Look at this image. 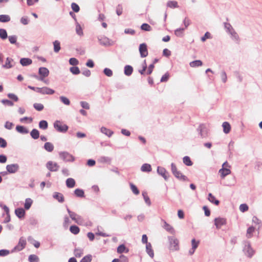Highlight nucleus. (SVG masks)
I'll return each mask as SVG.
<instances>
[{
  "label": "nucleus",
  "instance_id": "obj_9",
  "mask_svg": "<svg viewBox=\"0 0 262 262\" xmlns=\"http://www.w3.org/2000/svg\"><path fill=\"white\" fill-rule=\"evenodd\" d=\"M139 50L141 57H145L148 55L147 46L145 43L140 45Z\"/></svg>",
  "mask_w": 262,
  "mask_h": 262
},
{
  "label": "nucleus",
  "instance_id": "obj_42",
  "mask_svg": "<svg viewBox=\"0 0 262 262\" xmlns=\"http://www.w3.org/2000/svg\"><path fill=\"white\" fill-rule=\"evenodd\" d=\"M167 6L171 8H176L179 7L177 2L169 1L167 3Z\"/></svg>",
  "mask_w": 262,
  "mask_h": 262
},
{
  "label": "nucleus",
  "instance_id": "obj_63",
  "mask_svg": "<svg viewBox=\"0 0 262 262\" xmlns=\"http://www.w3.org/2000/svg\"><path fill=\"white\" fill-rule=\"evenodd\" d=\"M20 23L24 25H27L29 23V19L28 17L26 16H23L20 18Z\"/></svg>",
  "mask_w": 262,
  "mask_h": 262
},
{
  "label": "nucleus",
  "instance_id": "obj_53",
  "mask_svg": "<svg viewBox=\"0 0 262 262\" xmlns=\"http://www.w3.org/2000/svg\"><path fill=\"white\" fill-rule=\"evenodd\" d=\"M9 40L11 44H18L17 43V36L15 35L9 36L8 37Z\"/></svg>",
  "mask_w": 262,
  "mask_h": 262
},
{
  "label": "nucleus",
  "instance_id": "obj_33",
  "mask_svg": "<svg viewBox=\"0 0 262 262\" xmlns=\"http://www.w3.org/2000/svg\"><path fill=\"white\" fill-rule=\"evenodd\" d=\"M101 132L103 134L107 136L108 137H111L114 133L113 131L104 127H102L101 128Z\"/></svg>",
  "mask_w": 262,
  "mask_h": 262
},
{
  "label": "nucleus",
  "instance_id": "obj_40",
  "mask_svg": "<svg viewBox=\"0 0 262 262\" xmlns=\"http://www.w3.org/2000/svg\"><path fill=\"white\" fill-rule=\"evenodd\" d=\"M54 51L55 53H58L60 50V43L58 40H55L53 42Z\"/></svg>",
  "mask_w": 262,
  "mask_h": 262
},
{
  "label": "nucleus",
  "instance_id": "obj_59",
  "mask_svg": "<svg viewBox=\"0 0 262 262\" xmlns=\"http://www.w3.org/2000/svg\"><path fill=\"white\" fill-rule=\"evenodd\" d=\"M69 63L72 66H76L78 64L79 61L76 58L72 57L69 59Z\"/></svg>",
  "mask_w": 262,
  "mask_h": 262
},
{
  "label": "nucleus",
  "instance_id": "obj_56",
  "mask_svg": "<svg viewBox=\"0 0 262 262\" xmlns=\"http://www.w3.org/2000/svg\"><path fill=\"white\" fill-rule=\"evenodd\" d=\"M71 8L73 12L77 13L80 10L79 6L75 3H72L71 4Z\"/></svg>",
  "mask_w": 262,
  "mask_h": 262
},
{
  "label": "nucleus",
  "instance_id": "obj_47",
  "mask_svg": "<svg viewBox=\"0 0 262 262\" xmlns=\"http://www.w3.org/2000/svg\"><path fill=\"white\" fill-rule=\"evenodd\" d=\"M8 37V34L6 30L5 29H0V38L5 40Z\"/></svg>",
  "mask_w": 262,
  "mask_h": 262
},
{
  "label": "nucleus",
  "instance_id": "obj_2",
  "mask_svg": "<svg viewBox=\"0 0 262 262\" xmlns=\"http://www.w3.org/2000/svg\"><path fill=\"white\" fill-rule=\"evenodd\" d=\"M169 242V249L172 251H178L179 250V240L174 236L168 237Z\"/></svg>",
  "mask_w": 262,
  "mask_h": 262
},
{
  "label": "nucleus",
  "instance_id": "obj_39",
  "mask_svg": "<svg viewBox=\"0 0 262 262\" xmlns=\"http://www.w3.org/2000/svg\"><path fill=\"white\" fill-rule=\"evenodd\" d=\"M184 30L185 29L183 28H178L174 31V34L177 37H182L183 36Z\"/></svg>",
  "mask_w": 262,
  "mask_h": 262
},
{
  "label": "nucleus",
  "instance_id": "obj_44",
  "mask_svg": "<svg viewBox=\"0 0 262 262\" xmlns=\"http://www.w3.org/2000/svg\"><path fill=\"white\" fill-rule=\"evenodd\" d=\"M141 29L142 30L145 31H150L152 30V28L151 26L146 23H143L140 27Z\"/></svg>",
  "mask_w": 262,
  "mask_h": 262
},
{
  "label": "nucleus",
  "instance_id": "obj_4",
  "mask_svg": "<svg viewBox=\"0 0 262 262\" xmlns=\"http://www.w3.org/2000/svg\"><path fill=\"white\" fill-rule=\"evenodd\" d=\"M54 128L59 132L65 133L68 129V126L66 124H62L60 121L56 120L54 123Z\"/></svg>",
  "mask_w": 262,
  "mask_h": 262
},
{
  "label": "nucleus",
  "instance_id": "obj_7",
  "mask_svg": "<svg viewBox=\"0 0 262 262\" xmlns=\"http://www.w3.org/2000/svg\"><path fill=\"white\" fill-rule=\"evenodd\" d=\"M197 130L201 138H204L208 136V129L204 124H200L197 128Z\"/></svg>",
  "mask_w": 262,
  "mask_h": 262
},
{
  "label": "nucleus",
  "instance_id": "obj_52",
  "mask_svg": "<svg viewBox=\"0 0 262 262\" xmlns=\"http://www.w3.org/2000/svg\"><path fill=\"white\" fill-rule=\"evenodd\" d=\"M60 100L65 105H69L70 104V100L65 96H60L59 97Z\"/></svg>",
  "mask_w": 262,
  "mask_h": 262
},
{
  "label": "nucleus",
  "instance_id": "obj_15",
  "mask_svg": "<svg viewBox=\"0 0 262 262\" xmlns=\"http://www.w3.org/2000/svg\"><path fill=\"white\" fill-rule=\"evenodd\" d=\"M14 62L13 59L10 57H7L5 63L2 65V68L9 69L14 67L12 63Z\"/></svg>",
  "mask_w": 262,
  "mask_h": 262
},
{
  "label": "nucleus",
  "instance_id": "obj_48",
  "mask_svg": "<svg viewBox=\"0 0 262 262\" xmlns=\"http://www.w3.org/2000/svg\"><path fill=\"white\" fill-rule=\"evenodd\" d=\"M142 195L143 196L144 200L146 203V204L148 206H150L151 205V202L149 198L147 195V193L146 191H144L142 192Z\"/></svg>",
  "mask_w": 262,
  "mask_h": 262
},
{
  "label": "nucleus",
  "instance_id": "obj_20",
  "mask_svg": "<svg viewBox=\"0 0 262 262\" xmlns=\"http://www.w3.org/2000/svg\"><path fill=\"white\" fill-rule=\"evenodd\" d=\"M54 199L57 200L60 203H63L64 201V196L61 193L55 192L53 195Z\"/></svg>",
  "mask_w": 262,
  "mask_h": 262
},
{
  "label": "nucleus",
  "instance_id": "obj_5",
  "mask_svg": "<svg viewBox=\"0 0 262 262\" xmlns=\"http://www.w3.org/2000/svg\"><path fill=\"white\" fill-rule=\"evenodd\" d=\"M38 74L39 75L38 80L43 81V79L48 76L49 74V71L47 68L40 67L38 70Z\"/></svg>",
  "mask_w": 262,
  "mask_h": 262
},
{
  "label": "nucleus",
  "instance_id": "obj_23",
  "mask_svg": "<svg viewBox=\"0 0 262 262\" xmlns=\"http://www.w3.org/2000/svg\"><path fill=\"white\" fill-rule=\"evenodd\" d=\"M16 130L18 133L23 134H26L29 133L28 129L22 125H17L16 127Z\"/></svg>",
  "mask_w": 262,
  "mask_h": 262
},
{
  "label": "nucleus",
  "instance_id": "obj_36",
  "mask_svg": "<svg viewBox=\"0 0 262 262\" xmlns=\"http://www.w3.org/2000/svg\"><path fill=\"white\" fill-rule=\"evenodd\" d=\"M32 203H33V201L31 199H30V198L26 199L25 200V204H24L25 209L26 210H29L30 208Z\"/></svg>",
  "mask_w": 262,
  "mask_h": 262
},
{
  "label": "nucleus",
  "instance_id": "obj_25",
  "mask_svg": "<svg viewBox=\"0 0 262 262\" xmlns=\"http://www.w3.org/2000/svg\"><path fill=\"white\" fill-rule=\"evenodd\" d=\"M151 170V165L147 163L143 164L141 167V170L143 172H150Z\"/></svg>",
  "mask_w": 262,
  "mask_h": 262
},
{
  "label": "nucleus",
  "instance_id": "obj_1",
  "mask_svg": "<svg viewBox=\"0 0 262 262\" xmlns=\"http://www.w3.org/2000/svg\"><path fill=\"white\" fill-rule=\"evenodd\" d=\"M244 247L243 248V252L245 255L249 258H251L255 253V251L251 247L249 241H245L244 242Z\"/></svg>",
  "mask_w": 262,
  "mask_h": 262
},
{
  "label": "nucleus",
  "instance_id": "obj_8",
  "mask_svg": "<svg viewBox=\"0 0 262 262\" xmlns=\"http://www.w3.org/2000/svg\"><path fill=\"white\" fill-rule=\"evenodd\" d=\"M19 166L18 164H11L6 166V170L10 173H14L18 171Z\"/></svg>",
  "mask_w": 262,
  "mask_h": 262
},
{
  "label": "nucleus",
  "instance_id": "obj_54",
  "mask_svg": "<svg viewBox=\"0 0 262 262\" xmlns=\"http://www.w3.org/2000/svg\"><path fill=\"white\" fill-rule=\"evenodd\" d=\"M255 228L253 226L249 227L247 230V236L248 238L252 236L253 232L254 231Z\"/></svg>",
  "mask_w": 262,
  "mask_h": 262
},
{
  "label": "nucleus",
  "instance_id": "obj_58",
  "mask_svg": "<svg viewBox=\"0 0 262 262\" xmlns=\"http://www.w3.org/2000/svg\"><path fill=\"white\" fill-rule=\"evenodd\" d=\"M103 73L108 77H111L113 75V71L107 68H105L103 70Z\"/></svg>",
  "mask_w": 262,
  "mask_h": 262
},
{
  "label": "nucleus",
  "instance_id": "obj_10",
  "mask_svg": "<svg viewBox=\"0 0 262 262\" xmlns=\"http://www.w3.org/2000/svg\"><path fill=\"white\" fill-rule=\"evenodd\" d=\"M46 167L50 171H57L59 168V166L57 163H53L52 161H49L46 164Z\"/></svg>",
  "mask_w": 262,
  "mask_h": 262
},
{
  "label": "nucleus",
  "instance_id": "obj_31",
  "mask_svg": "<svg viewBox=\"0 0 262 262\" xmlns=\"http://www.w3.org/2000/svg\"><path fill=\"white\" fill-rule=\"evenodd\" d=\"M129 250L126 248L124 244L119 245L117 248V252L118 253H122L123 252L127 253Z\"/></svg>",
  "mask_w": 262,
  "mask_h": 262
},
{
  "label": "nucleus",
  "instance_id": "obj_11",
  "mask_svg": "<svg viewBox=\"0 0 262 262\" xmlns=\"http://www.w3.org/2000/svg\"><path fill=\"white\" fill-rule=\"evenodd\" d=\"M157 172L159 175L161 176L165 180H168L169 178V173L165 168L158 166L157 168Z\"/></svg>",
  "mask_w": 262,
  "mask_h": 262
},
{
  "label": "nucleus",
  "instance_id": "obj_45",
  "mask_svg": "<svg viewBox=\"0 0 262 262\" xmlns=\"http://www.w3.org/2000/svg\"><path fill=\"white\" fill-rule=\"evenodd\" d=\"M28 260L29 262H39V259L36 255L31 254L29 255Z\"/></svg>",
  "mask_w": 262,
  "mask_h": 262
},
{
  "label": "nucleus",
  "instance_id": "obj_61",
  "mask_svg": "<svg viewBox=\"0 0 262 262\" xmlns=\"http://www.w3.org/2000/svg\"><path fill=\"white\" fill-rule=\"evenodd\" d=\"M7 96L11 99L13 100L15 102H17L18 100V97L13 93H9Z\"/></svg>",
  "mask_w": 262,
  "mask_h": 262
},
{
  "label": "nucleus",
  "instance_id": "obj_19",
  "mask_svg": "<svg viewBox=\"0 0 262 262\" xmlns=\"http://www.w3.org/2000/svg\"><path fill=\"white\" fill-rule=\"evenodd\" d=\"M146 252L151 258L154 257V252L152 249V246L150 243H147L146 245Z\"/></svg>",
  "mask_w": 262,
  "mask_h": 262
},
{
  "label": "nucleus",
  "instance_id": "obj_14",
  "mask_svg": "<svg viewBox=\"0 0 262 262\" xmlns=\"http://www.w3.org/2000/svg\"><path fill=\"white\" fill-rule=\"evenodd\" d=\"M226 224V220L225 218L217 217L214 219V225L217 229H220L224 225Z\"/></svg>",
  "mask_w": 262,
  "mask_h": 262
},
{
  "label": "nucleus",
  "instance_id": "obj_51",
  "mask_svg": "<svg viewBox=\"0 0 262 262\" xmlns=\"http://www.w3.org/2000/svg\"><path fill=\"white\" fill-rule=\"evenodd\" d=\"M230 35H231L232 38L234 40L237 41H239V36L237 32L235 31V30L234 31H232V32L230 34Z\"/></svg>",
  "mask_w": 262,
  "mask_h": 262
},
{
  "label": "nucleus",
  "instance_id": "obj_62",
  "mask_svg": "<svg viewBox=\"0 0 262 262\" xmlns=\"http://www.w3.org/2000/svg\"><path fill=\"white\" fill-rule=\"evenodd\" d=\"M7 146V142L5 139L0 137V147L1 148H5Z\"/></svg>",
  "mask_w": 262,
  "mask_h": 262
},
{
  "label": "nucleus",
  "instance_id": "obj_64",
  "mask_svg": "<svg viewBox=\"0 0 262 262\" xmlns=\"http://www.w3.org/2000/svg\"><path fill=\"white\" fill-rule=\"evenodd\" d=\"M210 38H211L210 33L209 32H206L204 35L201 37V40L204 42L207 39Z\"/></svg>",
  "mask_w": 262,
  "mask_h": 262
},
{
  "label": "nucleus",
  "instance_id": "obj_16",
  "mask_svg": "<svg viewBox=\"0 0 262 262\" xmlns=\"http://www.w3.org/2000/svg\"><path fill=\"white\" fill-rule=\"evenodd\" d=\"M174 176L178 179V180L182 181H189L188 178L183 175L180 171L178 170L176 172H174L173 174Z\"/></svg>",
  "mask_w": 262,
  "mask_h": 262
},
{
  "label": "nucleus",
  "instance_id": "obj_26",
  "mask_svg": "<svg viewBox=\"0 0 262 262\" xmlns=\"http://www.w3.org/2000/svg\"><path fill=\"white\" fill-rule=\"evenodd\" d=\"M44 149L48 152H52L54 150V145L51 142H46L43 146Z\"/></svg>",
  "mask_w": 262,
  "mask_h": 262
},
{
  "label": "nucleus",
  "instance_id": "obj_12",
  "mask_svg": "<svg viewBox=\"0 0 262 262\" xmlns=\"http://www.w3.org/2000/svg\"><path fill=\"white\" fill-rule=\"evenodd\" d=\"M38 93L42 95H53L55 93V91L48 87H42L40 89H37Z\"/></svg>",
  "mask_w": 262,
  "mask_h": 262
},
{
  "label": "nucleus",
  "instance_id": "obj_29",
  "mask_svg": "<svg viewBox=\"0 0 262 262\" xmlns=\"http://www.w3.org/2000/svg\"><path fill=\"white\" fill-rule=\"evenodd\" d=\"M66 185L67 187L71 188L75 186V181L73 178H68L66 180Z\"/></svg>",
  "mask_w": 262,
  "mask_h": 262
},
{
  "label": "nucleus",
  "instance_id": "obj_24",
  "mask_svg": "<svg viewBox=\"0 0 262 262\" xmlns=\"http://www.w3.org/2000/svg\"><path fill=\"white\" fill-rule=\"evenodd\" d=\"M208 199L211 203L215 204V205H219L220 204V201L216 199L215 196L211 193H209L208 194Z\"/></svg>",
  "mask_w": 262,
  "mask_h": 262
},
{
  "label": "nucleus",
  "instance_id": "obj_18",
  "mask_svg": "<svg viewBox=\"0 0 262 262\" xmlns=\"http://www.w3.org/2000/svg\"><path fill=\"white\" fill-rule=\"evenodd\" d=\"M231 172L230 169L226 167H222L219 170V173H221L222 178H225L227 175L230 174Z\"/></svg>",
  "mask_w": 262,
  "mask_h": 262
},
{
  "label": "nucleus",
  "instance_id": "obj_21",
  "mask_svg": "<svg viewBox=\"0 0 262 262\" xmlns=\"http://www.w3.org/2000/svg\"><path fill=\"white\" fill-rule=\"evenodd\" d=\"M19 62L23 66L25 67L31 64L32 63V60L29 58H22L20 59Z\"/></svg>",
  "mask_w": 262,
  "mask_h": 262
},
{
  "label": "nucleus",
  "instance_id": "obj_6",
  "mask_svg": "<svg viewBox=\"0 0 262 262\" xmlns=\"http://www.w3.org/2000/svg\"><path fill=\"white\" fill-rule=\"evenodd\" d=\"M100 44L102 46L107 47L111 46L114 45V41L110 40L106 37H98Z\"/></svg>",
  "mask_w": 262,
  "mask_h": 262
},
{
  "label": "nucleus",
  "instance_id": "obj_13",
  "mask_svg": "<svg viewBox=\"0 0 262 262\" xmlns=\"http://www.w3.org/2000/svg\"><path fill=\"white\" fill-rule=\"evenodd\" d=\"M26 245V241L25 237H21L19 238L18 244L15 246L14 250H17L18 251L22 250L25 248Z\"/></svg>",
  "mask_w": 262,
  "mask_h": 262
},
{
  "label": "nucleus",
  "instance_id": "obj_43",
  "mask_svg": "<svg viewBox=\"0 0 262 262\" xmlns=\"http://www.w3.org/2000/svg\"><path fill=\"white\" fill-rule=\"evenodd\" d=\"M10 20V17L8 15H0V22L7 23Z\"/></svg>",
  "mask_w": 262,
  "mask_h": 262
},
{
  "label": "nucleus",
  "instance_id": "obj_37",
  "mask_svg": "<svg viewBox=\"0 0 262 262\" xmlns=\"http://www.w3.org/2000/svg\"><path fill=\"white\" fill-rule=\"evenodd\" d=\"M76 33L80 36H81L83 35L82 27L78 22H76Z\"/></svg>",
  "mask_w": 262,
  "mask_h": 262
},
{
  "label": "nucleus",
  "instance_id": "obj_30",
  "mask_svg": "<svg viewBox=\"0 0 262 262\" xmlns=\"http://www.w3.org/2000/svg\"><path fill=\"white\" fill-rule=\"evenodd\" d=\"M224 28L226 29V32L229 34L232 32V31L234 30L230 23H224Z\"/></svg>",
  "mask_w": 262,
  "mask_h": 262
},
{
  "label": "nucleus",
  "instance_id": "obj_17",
  "mask_svg": "<svg viewBox=\"0 0 262 262\" xmlns=\"http://www.w3.org/2000/svg\"><path fill=\"white\" fill-rule=\"evenodd\" d=\"M15 213L19 219H22L25 216L26 212L23 208H17L15 210Z\"/></svg>",
  "mask_w": 262,
  "mask_h": 262
},
{
  "label": "nucleus",
  "instance_id": "obj_41",
  "mask_svg": "<svg viewBox=\"0 0 262 262\" xmlns=\"http://www.w3.org/2000/svg\"><path fill=\"white\" fill-rule=\"evenodd\" d=\"M183 163L187 166H191L193 164L190 158L188 156H185L183 159Z\"/></svg>",
  "mask_w": 262,
  "mask_h": 262
},
{
  "label": "nucleus",
  "instance_id": "obj_60",
  "mask_svg": "<svg viewBox=\"0 0 262 262\" xmlns=\"http://www.w3.org/2000/svg\"><path fill=\"white\" fill-rule=\"evenodd\" d=\"M248 209V206L246 204H242L239 206V210L242 212L247 211Z\"/></svg>",
  "mask_w": 262,
  "mask_h": 262
},
{
  "label": "nucleus",
  "instance_id": "obj_27",
  "mask_svg": "<svg viewBox=\"0 0 262 262\" xmlns=\"http://www.w3.org/2000/svg\"><path fill=\"white\" fill-rule=\"evenodd\" d=\"M164 228L167 231L169 232V233L171 234H174L175 230L173 228L165 221H164Z\"/></svg>",
  "mask_w": 262,
  "mask_h": 262
},
{
  "label": "nucleus",
  "instance_id": "obj_34",
  "mask_svg": "<svg viewBox=\"0 0 262 262\" xmlns=\"http://www.w3.org/2000/svg\"><path fill=\"white\" fill-rule=\"evenodd\" d=\"M203 62L200 60H196L190 62L189 65L192 68H195L202 66Z\"/></svg>",
  "mask_w": 262,
  "mask_h": 262
},
{
  "label": "nucleus",
  "instance_id": "obj_3",
  "mask_svg": "<svg viewBox=\"0 0 262 262\" xmlns=\"http://www.w3.org/2000/svg\"><path fill=\"white\" fill-rule=\"evenodd\" d=\"M59 157L64 162H74L75 158L67 151H61L59 153Z\"/></svg>",
  "mask_w": 262,
  "mask_h": 262
},
{
  "label": "nucleus",
  "instance_id": "obj_22",
  "mask_svg": "<svg viewBox=\"0 0 262 262\" xmlns=\"http://www.w3.org/2000/svg\"><path fill=\"white\" fill-rule=\"evenodd\" d=\"M133 72V68L130 65H126L124 67V73L126 76H129L132 75Z\"/></svg>",
  "mask_w": 262,
  "mask_h": 262
},
{
  "label": "nucleus",
  "instance_id": "obj_38",
  "mask_svg": "<svg viewBox=\"0 0 262 262\" xmlns=\"http://www.w3.org/2000/svg\"><path fill=\"white\" fill-rule=\"evenodd\" d=\"M70 231L74 234H77L80 232V229L76 225H72L70 227Z\"/></svg>",
  "mask_w": 262,
  "mask_h": 262
},
{
  "label": "nucleus",
  "instance_id": "obj_55",
  "mask_svg": "<svg viewBox=\"0 0 262 262\" xmlns=\"http://www.w3.org/2000/svg\"><path fill=\"white\" fill-rule=\"evenodd\" d=\"M33 107L36 110L38 111H41L44 108L43 104H42L41 103H34L33 104Z\"/></svg>",
  "mask_w": 262,
  "mask_h": 262
},
{
  "label": "nucleus",
  "instance_id": "obj_32",
  "mask_svg": "<svg viewBox=\"0 0 262 262\" xmlns=\"http://www.w3.org/2000/svg\"><path fill=\"white\" fill-rule=\"evenodd\" d=\"M74 194L77 197L83 198L84 197V192L83 190L77 188L74 190Z\"/></svg>",
  "mask_w": 262,
  "mask_h": 262
},
{
  "label": "nucleus",
  "instance_id": "obj_57",
  "mask_svg": "<svg viewBox=\"0 0 262 262\" xmlns=\"http://www.w3.org/2000/svg\"><path fill=\"white\" fill-rule=\"evenodd\" d=\"M92 259V255L89 254L84 256L80 260V262H91Z\"/></svg>",
  "mask_w": 262,
  "mask_h": 262
},
{
  "label": "nucleus",
  "instance_id": "obj_28",
  "mask_svg": "<svg viewBox=\"0 0 262 262\" xmlns=\"http://www.w3.org/2000/svg\"><path fill=\"white\" fill-rule=\"evenodd\" d=\"M223 131L225 134H228L231 130V126L228 122H224L222 124Z\"/></svg>",
  "mask_w": 262,
  "mask_h": 262
},
{
  "label": "nucleus",
  "instance_id": "obj_35",
  "mask_svg": "<svg viewBox=\"0 0 262 262\" xmlns=\"http://www.w3.org/2000/svg\"><path fill=\"white\" fill-rule=\"evenodd\" d=\"M31 137L34 139H37L39 137V132L36 129H33L30 132Z\"/></svg>",
  "mask_w": 262,
  "mask_h": 262
},
{
  "label": "nucleus",
  "instance_id": "obj_49",
  "mask_svg": "<svg viewBox=\"0 0 262 262\" xmlns=\"http://www.w3.org/2000/svg\"><path fill=\"white\" fill-rule=\"evenodd\" d=\"M70 71L74 75H78L80 73L79 68L76 66L71 67Z\"/></svg>",
  "mask_w": 262,
  "mask_h": 262
},
{
  "label": "nucleus",
  "instance_id": "obj_46",
  "mask_svg": "<svg viewBox=\"0 0 262 262\" xmlns=\"http://www.w3.org/2000/svg\"><path fill=\"white\" fill-rule=\"evenodd\" d=\"M48 127V123L46 120H41L39 122V127L40 129H46Z\"/></svg>",
  "mask_w": 262,
  "mask_h": 262
},
{
  "label": "nucleus",
  "instance_id": "obj_50",
  "mask_svg": "<svg viewBox=\"0 0 262 262\" xmlns=\"http://www.w3.org/2000/svg\"><path fill=\"white\" fill-rule=\"evenodd\" d=\"M130 189H131L132 191L135 194L138 195L139 194L140 191H139L138 188H137V187L135 185L130 183Z\"/></svg>",
  "mask_w": 262,
  "mask_h": 262
}]
</instances>
